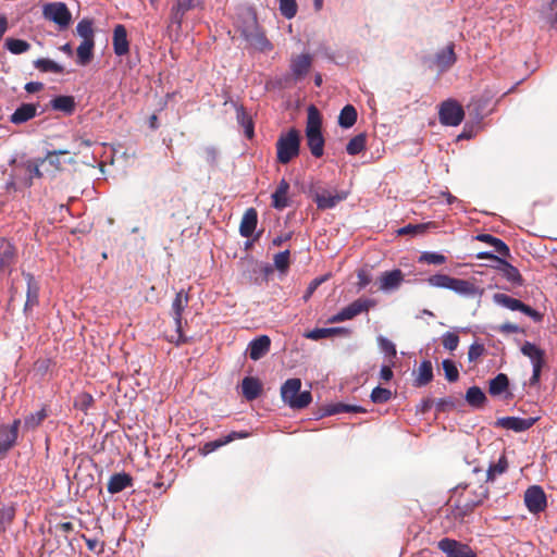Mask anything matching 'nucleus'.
<instances>
[{"label":"nucleus","mask_w":557,"mask_h":557,"mask_svg":"<svg viewBox=\"0 0 557 557\" xmlns=\"http://www.w3.org/2000/svg\"><path fill=\"white\" fill-rule=\"evenodd\" d=\"M377 343H379L380 348L382 349V351L385 355H387L392 358L396 357L397 350H396V346L394 345L393 342H391L389 339H387L383 336H379Z\"/></svg>","instance_id":"nucleus-59"},{"label":"nucleus","mask_w":557,"mask_h":557,"mask_svg":"<svg viewBox=\"0 0 557 557\" xmlns=\"http://www.w3.org/2000/svg\"><path fill=\"white\" fill-rule=\"evenodd\" d=\"M53 110L72 114L75 110V100L72 96H58L50 101Z\"/></svg>","instance_id":"nucleus-34"},{"label":"nucleus","mask_w":557,"mask_h":557,"mask_svg":"<svg viewBox=\"0 0 557 557\" xmlns=\"http://www.w3.org/2000/svg\"><path fill=\"white\" fill-rule=\"evenodd\" d=\"M20 425V419H14L10 425H0V456H4L16 444Z\"/></svg>","instance_id":"nucleus-13"},{"label":"nucleus","mask_w":557,"mask_h":557,"mask_svg":"<svg viewBox=\"0 0 557 557\" xmlns=\"http://www.w3.org/2000/svg\"><path fill=\"white\" fill-rule=\"evenodd\" d=\"M438 115L443 125L457 126L462 122L465 111L457 101L446 100L441 104Z\"/></svg>","instance_id":"nucleus-9"},{"label":"nucleus","mask_w":557,"mask_h":557,"mask_svg":"<svg viewBox=\"0 0 557 557\" xmlns=\"http://www.w3.org/2000/svg\"><path fill=\"white\" fill-rule=\"evenodd\" d=\"M82 537L85 541V543L90 552L97 553L98 555H100L104 552V543L103 542H100L97 539H89L84 534L82 535Z\"/></svg>","instance_id":"nucleus-60"},{"label":"nucleus","mask_w":557,"mask_h":557,"mask_svg":"<svg viewBox=\"0 0 557 557\" xmlns=\"http://www.w3.org/2000/svg\"><path fill=\"white\" fill-rule=\"evenodd\" d=\"M76 34L83 41H95L94 21L91 18H83L76 26Z\"/></svg>","instance_id":"nucleus-40"},{"label":"nucleus","mask_w":557,"mask_h":557,"mask_svg":"<svg viewBox=\"0 0 557 557\" xmlns=\"http://www.w3.org/2000/svg\"><path fill=\"white\" fill-rule=\"evenodd\" d=\"M517 311H521L525 315L530 317L533 321L540 322L543 319V314L533 309L532 307L525 305L524 302L520 301L519 308Z\"/></svg>","instance_id":"nucleus-61"},{"label":"nucleus","mask_w":557,"mask_h":557,"mask_svg":"<svg viewBox=\"0 0 557 557\" xmlns=\"http://www.w3.org/2000/svg\"><path fill=\"white\" fill-rule=\"evenodd\" d=\"M113 51L117 57H124L129 52L126 27L122 24L115 25L112 38Z\"/></svg>","instance_id":"nucleus-17"},{"label":"nucleus","mask_w":557,"mask_h":557,"mask_svg":"<svg viewBox=\"0 0 557 557\" xmlns=\"http://www.w3.org/2000/svg\"><path fill=\"white\" fill-rule=\"evenodd\" d=\"M357 110L351 104H346L338 116V124L344 128H349L355 125L357 121Z\"/></svg>","instance_id":"nucleus-42"},{"label":"nucleus","mask_w":557,"mask_h":557,"mask_svg":"<svg viewBox=\"0 0 557 557\" xmlns=\"http://www.w3.org/2000/svg\"><path fill=\"white\" fill-rule=\"evenodd\" d=\"M238 30L245 40L255 49L260 51H270L273 46L260 29L255 12L248 11L243 15L238 24Z\"/></svg>","instance_id":"nucleus-1"},{"label":"nucleus","mask_w":557,"mask_h":557,"mask_svg":"<svg viewBox=\"0 0 557 557\" xmlns=\"http://www.w3.org/2000/svg\"><path fill=\"white\" fill-rule=\"evenodd\" d=\"M94 397L89 393H81L74 400V407L83 412H87L88 409L94 405Z\"/></svg>","instance_id":"nucleus-50"},{"label":"nucleus","mask_w":557,"mask_h":557,"mask_svg":"<svg viewBox=\"0 0 557 557\" xmlns=\"http://www.w3.org/2000/svg\"><path fill=\"white\" fill-rule=\"evenodd\" d=\"M367 136L366 134H358L352 137L347 146L346 151L350 156H356L366 149Z\"/></svg>","instance_id":"nucleus-45"},{"label":"nucleus","mask_w":557,"mask_h":557,"mask_svg":"<svg viewBox=\"0 0 557 557\" xmlns=\"http://www.w3.org/2000/svg\"><path fill=\"white\" fill-rule=\"evenodd\" d=\"M42 15L58 25L60 30L66 29L72 22V13L64 2H50L44 5Z\"/></svg>","instance_id":"nucleus-6"},{"label":"nucleus","mask_w":557,"mask_h":557,"mask_svg":"<svg viewBox=\"0 0 557 557\" xmlns=\"http://www.w3.org/2000/svg\"><path fill=\"white\" fill-rule=\"evenodd\" d=\"M450 290L469 297H473L478 294V287L472 282L456 277H453Z\"/></svg>","instance_id":"nucleus-32"},{"label":"nucleus","mask_w":557,"mask_h":557,"mask_svg":"<svg viewBox=\"0 0 557 557\" xmlns=\"http://www.w3.org/2000/svg\"><path fill=\"white\" fill-rule=\"evenodd\" d=\"M300 134L296 128H290L287 133L282 134L276 141L277 161L287 164L299 154Z\"/></svg>","instance_id":"nucleus-4"},{"label":"nucleus","mask_w":557,"mask_h":557,"mask_svg":"<svg viewBox=\"0 0 557 557\" xmlns=\"http://www.w3.org/2000/svg\"><path fill=\"white\" fill-rule=\"evenodd\" d=\"M524 504L532 513H539L545 510L547 506L546 495L539 485H532L524 492Z\"/></svg>","instance_id":"nucleus-11"},{"label":"nucleus","mask_w":557,"mask_h":557,"mask_svg":"<svg viewBox=\"0 0 557 557\" xmlns=\"http://www.w3.org/2000/svg\"><path fill=\"white\" fill-rule=\"evenodd\" d=\"M258 223V212L255 208H249L245 211L240 225H239V233L243 237H250Z\"/></svg>","instance_id":"nucleus-21"},{"label":"nucleus","mask_w":557,"mask_h":557,"mask_svg":"<svg viewBox=\"0 0 557 557\" xmlns=\"http://www.w3.org/2000/svg\"><path fill=\"white\" fill-rule=\"evenodd\" d=\"M289 257H290V252L288 249L281 251L274 256V258H273L274 265L280 272L284 273L288 270L289 263H290Z\"/></svg>","instance_id":"nucleus-53"},{"label":"nucleus","mask_w":557,"mask_h":557,"mask_svg":"<svg viewBox=\"0 0 557 557\" xmlns=\"http://www.w3.org/2000/svg\"><path fill=\"white\" fill-rule=\"evenodd\" d=\"M453 277L446 274H434L428 278V283L437 288L450 289Z\"/></svg>","instance_id":"nucleus-51"},{"label":"nucleus","mask_w":557,"mask_h":557,"mask_svg":"<svg viewBox=\"0 0 557 557\" xmlns=\"http://www.w3.org/2000/svg\"><path fill=\"white\" fill-rule=\"evenodd\" d=\"M493 300L509 310L517 311L520 305L519 299L508 296L507 294L496 293L493 295Z\"/></svg>","instance_id":"nucleus-46"},{"label":"nucleus","mask_w":557,"mask_h":557,"mask_svg":"<svg viewBox=\"0 0 557 557\" xmlns=\"http://www.w3.org/2000/svg\"><path fill=\"white\" fill-rule=\"evenodd\" d=\"M442 366L447 381L456 382L459 379V371L454 361L445 359L443 360Z\"/></svg>","instance_id":"nucleus-56"},{"label":"nucleus","mask_w":557,"mask_h":557,"mask_svg":"<svg viewBox=\"0 0 557 557\" xmlns=\"http://www.w3.org/2000/svg\"><path fill=\"white\" fill-rule=\"evenodd\" d=\"M34 66L44 73L51 72V73L61 74L64 71L62 65L58 64L57 62H54L50 59H45V58L35 60Z\"/></svg>","instance_id":"nucleus-44"},{"label":"nucleus","mask_w":557,"mask_h":557,"mask_svg":"<svg viewBox=\"0 0 557 557\" xmlns=\"http://www.w3.org/2000/svg\"><path fill=\"white\" fill-rule=\"evenodd\" d=\"M38 104L22 103L11 115L10 122L15 125H21L34 119L37 115Z\"/></svg>","instance_id":"nucleus-19"},{"label":"nucleus","mask_w":557,"mask_h":557,"mask_svg":"<svg viewBox=\"0 0 557 557\" xmlns=\"http://www.w3.org/2000/svg\"><path fill=\"white\" fill-rule=\"evenodd\" d=\"M475 239L492 246L494 248V252L502 257H508L510 253L509 247L506 243L491 234H479L475 236Z\"/></svg>","instance_id":"nucleus-29"},{"label":"nucleus","mask_w":557,"mask_h":557,"mask_svg":"<svg viewBox=\"0 0 557 557\" xmlns=\"http://www.w3.org/2000/svg\"><path fill=\"white\" fill-rule=\"evenodd\" d=\"M334 335H349V331L345 327H327V329H314L306 334L307 338L319 341L322 338L331 337Z\"/></svg>","instance_id":"nucleus-33"},{"label":"nucleus","mask_w":557,"mask_h":557,"mask_svg":"<svg viewBox=\"0 0 557 557\" xmlns=\"http://www.w3.org/2000/svg\"><path fill=\"white\" fill-rule=\"evenodd\" d=\"M23 275L27 283L25 310H28L38 305L39 286L33 274L23 273Z\"/></svg>","instance_id":"nucleus-27"},{"label":"nucleus","mask_w":557,"mask_h":557,"mask_svg":"<svg viewBox=\"0 0 557 557\" xmlns=\"http://www.w3.org/2000/svg\"><path fill=\"white\" fill-rule=\"evenodd\" d=\"M507 459L505 456H502L496 463L490 466L486 473V480L494 481L496 475L503 474L507 470Z\"/></svg>","instance_id":"nucleus-49"},{"label":"nucleus","mask_w":557,"mask_h":557,"mask_svg":"<svg viewBox=\"0 0 557 557\" xmlns=\"http://www.w3.org/2000/svg\"><path fill=\"white\" fill-rule=\"evenodd\" d=\"M242 392L247 400H255L262 393V384L257 377L246 376L242 382Z\"/></svg>","instance_id":"nucleus-25"},{"label":"nucleus","mask_w":557,"mask_h":557,"mask_svg":"<svg viewBox=\"0 0 557 557\" xmlns=\"http://www.w3.org/2000/svg\"><path fill=\"white\" fill-rule=\"evenodd\" d=\"M281 14L286 18H293L297 13L296 0H280Z\"/></svg>","instance_id":"nucleus-55"},{"label":"nucleus","mask_w":557,"mask_h":557,"mask_svg":"<svg viewBox=\"0 0 557 557\" xmlns=\"http://www.w3.org/2000/svg\"><path fill=\"white\" fill-rule=\"evenodd\" d=\"M433 380V367L430 360H423L418 369V374L414 379V386L422 387Z\"/></svg>","instance_id":"nucleus-31"},{"label":"nucleus","mask_w":557,"mask_h":557,"mask_svg":"<svg viewBox=\"0 0 557 557\" xmlns=\"http://www.w3.org/2000/svg\"><path fill=\"white\" fill-rule=\"evenodd\" d=\"M497 262L499 263L498 269L500 270L504 277H506L510 283L515 285H522V276L516 267L508 263L504 259H497Z\"/></svg>","instance_id":"nucleus-30"},{"label":"nucleus","mask_w":557,"mask_h":557,"mask_svg":"<svg viewBox=\"0 0 557 557\" xmlns=\"http://www.w3.org/2000/svg\"><path fill=\"white\" fill-rule=\"evenodd\" d=\"M17 261V249L7 238H0V274L11 273Z\"/></svg>","instance_id":"nucleus-12"},{"label":"nucleus","mask_w":557,"mask_h":557,"mask_svg":"<svg viewBox=\"0 0 557 557\" xmlns=\"http://www.w3.org/2000/svg\"><path fill=\"white\" fill-rule=\"evenodd\" d=\"M49 416V410L47 406H44L39 411L29 413L24 418V429L25 430H35L37 429L44 420Z\"/></svg>","instance_id":"nucleus-38"},{"label":"nucleus","mask_w":557,"mask_h":557,"mask_svg":"<svg viewBox=\"0 0 557 557\" xmlns=\"http://www.w3.org/2000/svg\"><path fill=\"white\" fill-rule=\"evenodd\" d=\"M69 156L67 150H53L48 151L45 158H41L44 161V169L46 172V176L54 177L58 173L65 170V164H74V158H67L66 160L62 157Z\"/></svg>","instance_id":"nucleus-8"},{"label":"nucleus","mask_w":557,"mask_h":557,"mask_svg":"<svg viewBox=\"0 0 557 557\" xmlns=\"http://www.w3.org/2000/svg\"><path fill=\"white\" fill-rule=\"evenodd\" d=\"M236 119L238 124L243 126L246 137L252 138L255 134L253 121L243 106L236 108Z\"/></svg>","instance_id":"nucleus-35"},{"label":"nucleus","mask_w":557,"mask_h":557,"mask_svg":"<svg viewBox=\"0 0 557 557\" xmlns=\"http://www.w3.org/2000/svg\"><path fill=\"white\" fill-rule=\"evenodd\" d=\"M23 166L28 175V180L25 183L27 187L32 186L33 178H41L46 176L44 161L41 158L29 159L23 164Z\"/></svg>","instance_id":"nucleus-24"},{"label":"nucleus","mask_w":557,"mask_h":557,"mask_svg":"<svg viewBox=\"0 0 557 557\" xmlns=\"http://www.w3.org/2000/svg\"><path fill=\"white\" fill-rule=\"evenodd\" d=\"M442 345L445 349L453 351L455 350L459 345V336L458 334L454 332H446L442 336Z\"/></svg>","instance_id":"nucleus-58"},{"label":"nucleus","mask_w":557,"mask_h":557,"mask_svg":"<svg viewBox=\"0 0 557 557\" xmlns=\"http://www.w3.org/2000/svg\"><path fill=\"white\" fill-rule=\"evenodd\" d=\"M347 198L345 191H330L325 188H319L313 193V200L319 210H329L336 207L339 202Z\"/></svg>","instance_id":"nucleus-10"},{"label":"nucleus","mask_w":557,"mask_h":557,"mask_svg":"<svg viewBox=\"0 0 557 557\" xmlns=\"http://www.w3.org/2000/svg\"><path fill=\"white\" fill-rule=\"evenodd\" d=\"M508 376L505 373H499L490 381L488 393L492 396H497L504 393L508 388Z\"/></svg>","instance_id":"nucleus-43"},{"label":"nucleus","mask_w":557,"mask_h":557,"mask_svg":"<svg viewBox=\"0 0 557 557\" xmlns=\"http://www.w3.org/2000/svg\"><path fill=\"white\" fill-rule=\"evenodd\" d=\"M311 57L309 54H299L290 60V70L295 79L302 78L311 67Z\"/></svg>","instance_id":"nucleus-20"},{"label":"nucleus","mask_w":557,"mask_h":557,"mask_svg":"<svg viewBox=\"0 0 557 557\" xmlns=\"http://www.w3.org/2000/svg\"><path fill=\"white\" fill-rule=\"evenodd\" d=\"M438 548L448 557H475L474 552L468 545L448 537L438 542Z\"/></svg>","instance_id":"nucleus-14"},{"label":"nucleus","mask_w":557,"mask_h":557,"mask_svg":"<svg viewBox=\"0 0 557 557\" xmlns=\"http://www.w3.org/2000/svg\"><path fill=\"white\" fill-rule=\"evenodd\" d=\"M16 513L15 505L0 507V535L13 523Z\"/></svg>","instance_id":"nucleus-39"},{"label":"nucleus","mask_w":557,"mask_h":557,"mask_svg":"<svg viewBox=\"0 0 557 557\" xmlns=\"http://www.w3.org/2000/svg\"><path fill=\"white\" fill-rule=\"evenodd\" d=\"M405 275L400 269L385 271L379 277V289L382 292H392L397 289L404 282Z\"/></svg>","instance_id":"nucleus-16"},{"label":"nucleus","mask_w":557,"mask_h":557,"mask_svg":"<svg viewBox=\"0 0 557 557\" xmlns=\"http://www.w3.org/2000/svg\"><path fill=\"white\" fill-rule=\"evenodd\" d=\"M132 485L133 478L128 473H115L109 479L107 490L110 494H116Z\"/></svg>","instance_id":"nucleus-22"},{"label":"nucleus","mask_w":557,"mask_h":557,"mask_svg":"<svg viewBox=\"0 0 557 557\" xmlns=\"http://www.w3.org/2000/svg\"><path fill=\"white\" fill-rule=\"evenodd\" d=\"M271 346V339L268 335H261L252 339L248 345V355L251 360H259L264 357Z\"/></svg>","instance_id":"nucleus-18"},{"label":"nucleus","mask_w":557,"mask_h":557,"mask_svg":"<svg viewBox=\"0 0 557 557\" xmlns=\"http://www.w3.org/2000/svg\"><path fill=\"white\" fill-rule=\"evenodd\" d=\"M95 41H82L76 49L77 63L87 65L94 58Z\"/></svg>","instance_id":"nucleus-37"},{"label":"nucleus","mask_w":557,"mask_h":557,"mask_svg":"<svg viewBox=\"0 0 557 557\" xmlns=\"http://www.w3.org/2000/svg\"><path fill=\"white\" fill-rule=\"evenodd\" d=\"M456 62L454 44H449L445 49L438 51L435 55V65L440 72L450 69Z\"/></svg>","instance_id":"nucleus-23"},{"label":"nucleus","mask_w":557,"mask_h":557,"mask_svg":"<svg viewBox=\"0 0 557 557\" xmlns=\"http://www.w3.org/2000/svg\"><path fill=\"white\" fill-rule=\"evenodd\" d=\"M322 117L314 106L308 108L306 138L310 152L315 158H321L324 152V138L321 132Z\"/></svg>","instance_id":"nucleus-2"},{"label":"nucleus","mask_w":557,"mask_h":557,"mask_svg":"<svg viewBox=\"0 0 557 557\" xmlns=\"http://www.w3.org/2000/svg\"><path fill=\"white\" fill-rule=\"evenodd\" d=\"M536 421L537 418L504 417L499 418L496 424L506 430L523 432L532 428Z\"/></svg>","instance_id":"nucleus-15"},{"label":"nucleus","mask_w":557,"mask_h":557,"mask_svg":"<svg viewBox=\"0 0 557 557\" xmlns=\"http://www.w3.org/2000/svg\"><path fill=\"white\" fill-rule=\"evenodd\" d=\"M188 294L181 290L176 294L172 302L173 319L175 322V331L172 334L166 335L168 342L180 346L187 343V338L182 331L183 311L188 304Z\"/></svg>","instance_id":"nucleus-5"},{"label":"nucleus","mask_w":557,"mask_h":557,"mask_svg":"<svg viewBox=\"0 0 557 557\" xmlns=\"http://www.w3.org/2000/svg\"><path fill=\"white\" fill-rule=\"evenodd\" d=\"M357 287L359 290L366 288L372 281V277L367 270H359L357 273Z\"/></svg>","instance_id":"nucleus-63"},{"label":"nucleus","mask_w":557,"mask_h":557,"mask_svg":"<svg viewBox=\"0 0 557 557\" xmlns=\"http://www.w3.org/2000/svg\"><path fill=\"white\" fill-rule=\"evenodd\" d=\"M433 223L408 224L397 231L398 235H416L424 233Z\"/></svg>","instance_id":"nucleus-54"},{"label":"nucleus","mask_w":557,"mask_h":557,"mask_svg":"<svg viewBox=\"0 0 557 557\" xmlns=\"http://www.w3.org/2000/svg\"><path fill=\"white\" fill-rule=\"evenodd\" d=\"M224 446L221 438H218L215 441L207 442L202 447H200L199 451L201 455H209L216 450L218 448Z\"/></svg>","instance_id":"nucleus-64"},{"label":"nucleus","mask_w":557,"mask_h":557,"mask_svg":"<svg viewBox=\"0 0 557 557\" xmlns=\"http://www.w3.org/2000/svg\"><path fill=\"white\" fill-rule=\"evenodd\" d=\"M370 398L374 404H384L392 398V392L388 388L376 386L372 389Z\"/></svg>","instance_id":"nucleus-52"},{"label":"nucleus","mask_w":557,"mask_h":557,"mask_svg":"<svg viewBox=\"0 0 557 557\" xmlns=\"http://www.w3.org/2000/svg\"><path fill=\"white\" fill-rule=\"evenodd\" d=\"M484 351H485V348L482 344H478V343L472 344L468 350L469 361H475L484 354Z\"/></svg>","instance_id":"nucleus-62"},{"label":"nucleus","mask_w":557,"mask_h":557,"mask_svg":"<svg viewBox=\"0 0 557 557\" xmlns=\"http://www.w3.org/2000/svg\"><path fill=\"white\" fill-rule=\"evenodd\" d=\"M376 306V301L370 298H358L347 307L343 308L338 313L329 318V323H339L346 320H351L362 312Z\"/></svg>","instance_id":"nucleus-7"},{"label":"nucleus","mask_w":557,"mask_h":557,"mask_svg":"<svg viewBox=\"0 0 557 557\" xmlns=\"http://www.w3.org/2000/svg\"><path fill=\"white\" fill-rule=\"evenodd\" d=\"M196 7L188 4L185 1L177 0L176 4L171 9L170 20L172 24H175L177 28H181L184 15L187 11L195 9Z\"/></svg>","instance_id":"nucleus-36"},{"label":"nucleus","mask_w":557,"mask_h":557,"mask_svg":"<svg viewBox=\"0 0 557 557\" xmlns=\"http://www.w3.org/2000/svg\"><path fill=\"white\" fill-rule=\"evenodd\" d=\"M521 352L531 360L533 367H543L545 364V351L535 344L525 342L521 346Z\"/></svg>","instance_id":"nucleus-26"},{"label":"nucleus","mask_w":557,"mask_h":557,"mask_svg":"<svg viewBox=\"0 0 557 557\" xmlns=\"http://www.w3.org/2000/svg\"><path fill=\"white\" fill-rule=\"evenodd\" d=\"M5 48L13 54H21L30 49V45L23 39L7 38Z\"/></svg>","instance_id":"nucleus-48"},{"label":"nucleus","mask_w":557,"mask_h":557,"mask_svg":"<svg viewBox=\"0 0 557 557\" xmlns=\"http://www.w3.org/2000/svg\"><path fill=\"white\" fill-rule=\"evenodd\" d=\"M341 412H366L360 406L345 405L342 403L330 405L325 408V414L332 416Z\"/></svg>","instance_id":"nucleus-47"},{"label":"nucleus","mask_w":557,"mask_h":557,"mask_svg":"<svg viewBox=\"0 0 557 557\" xmlns=\"http://www.w3.org/2000/svg\"><path fill=\"white\" fill-rule=\"evenodd\" d=\"M419 262H424L428 264H443L446 262V257L438 252H423L420 258Z\"/></svg>","instance_id":"nucleus-57"},{"label":"nucleus","mask_w":557,"mask_h":557,"mask_svg":"<svg viewBox=\"0 0 557 557\" xmlns=\"http://www.w3.org/2000/svg\"><path fill=\"white\" fill-rule=\"evenodd\" d=\"M467 403L474 408H482L486 403V396L478 386H471L466 393Z\"/></svg>","instance_id":"nucleus-41"},{"label":"nucleus","mask_w":557,"mask_h":557,"mask_svg":"<svg viewBox=\"0 0 557 557\" xmlns=\"http://www.w3.org/2000/svg\"><path fill=\"white\" fill-rule=\"evenodd\" d=\"M289 190V184L286 180H281L275 191L272 195V206L275 209L282 210L288 206L287 194Z\"/></svg>","instance_id":"nucleus-28"},{"label":"nucleus","mask_w":557,"mask_h":557,"mask_svg":"<svg viewBox=\"0 0 557 557\" xmlns=\"http://www.w3.org/2000/svg\"><path fill=\"white\" fill-rule=\"evenodd\" d=\"M300 388L301 381L298 377L288 379L281 387V397L292 409H304L312 401L311 393L301 392Z\"/></svg>","instance_id":"nucleus-3"}]
</instances>
